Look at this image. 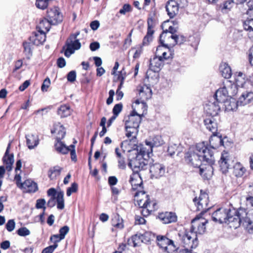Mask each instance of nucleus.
Listing matches in <instances>:
<instances>
[{
    "mask_svg": "<svg viewBox=\"0 0 253 253\" xmlns=\"http://www.w3.org/2000/svg\"><path fill=\"white\" fill-rule=\"evenodd\" d=\"M246 171V169L240 163H237L233 166V174L236 177H242Z\"/></svg>",
    "mask_w": 253,
    "mask_h": 253,
    "instance_id": "38",
    "label": "nucleus"
},
{
    "mask_svg": "<svg viewBox=\"0 0 253 253\" xmlns=\"http://www.w3.org/2000/svg\"><path fill=\"white\" fill-rule=\"evenodd\" d=\"M71 113L70 107L68 105H62L58 109L57 113L61 118L67 117L69 116Z\"/></svg>",
    "mask_w": 253,
    "mask_h": 253,
    "instance_id": "42",
    "label": "nucleus"
},
{
    "mask_svg": "<svg viewBox=\"0 0 253 253\" xmlns=\"http://www.w3.org/2000/svg\"><path fill=\"white\" fill-rule=\"evenodd\" d=\"M125 125L130 126H139L141 121V116L137 113L135 110H133L131 114L125 118Z\"/></svg>",
    "mask_w": 253,
    "mask_h": 253,
    "instance_id": "17",
    "label": "nucleus"
},
{
    "mask_svg": "<svg viewBox=\"0 0 253 253\" xmlns=\"http://www.w3.org/2000/svg\"><path fill=\"white\" fill-rule=\"evenodd\" d=\"M129 182L133 190H136L138 187L141 188L143 181L139 172H133L130 175Z\"/></svg>",
    "mask_w": 253,
    "mask_h": 253,
    "instance_id": "27",
    "label": "nucleus"
},
{
    "mask_svg": "<svg viewBox=\"0 0 253 253\" xmlns=\"http://www.w3.org/2000/svg\"><path fill=\"white\" fill-rule=\"evenodd\" d=\"M69 227L67 225L63 226L59 229V235L61 236L60 239H64L65 238L66 235L69 232Z\"/></svg>",
    "mask_w": 253,
    "mask_h": 253,
    "instance_id": "55",
    "label": "nucleus"
},
{
    "mask_svg": "<svg viewBox=\"0 0 253 253\" xmlns=\"http://www.w3.org/2000/svg\"><path fill=\"white\" fill-rule=\"evenodd\" d=\"M51 23L49 22L48 18H43L40 20L39 24L37 26V30L41 32H46L49 31L50 28Z\"/></svg>",
    "mask_w": 253,
    "mask_h": 253,
    "instance_id": "34",
    "label": "nucleus"
},
{
    "mask_svg": "<svg viewBox=\"0 0 253 253\" xmlns=\"http://www.w3.org/2000/svg\"><path fill=\"white\" fill-rule=\"evenodd\" d=\"M17 234L20 236H26L30 234V231L26 227H21L16 231Z\"/></svg>",
    "mask_w": 253,
    "mask_h": 253,
    "instance_id": "53",
    "label": "nucleus"
},
{
    "mask_svg": "<svg viewBox=\"0 0 253 253\" xmlns=\"http://www.w3.org/2000/svg\"><path fill=\"white\" fill-rule=\"evenodd\" d=\"M152 94V90L150 86L147 84H144L140 86L139 89V97L141 98V101L144 103L146 100L151 98Z\"/></svg>",
    "mask_w": 253,
    "mask_h": 253,
    "instance_id": "24",
    "label": "nucleus"
},
{
    "mask_svg": "<svg viewBox=\"0 0 253 253\" xmlns=\"http://www.w3.org/2000/svg\"><path fill=\"white\" fill-rule=\"evenodd\" d=\"M89 48L91 51H94L100 48V44L97 42H92L90 43Z\"/></svg>",
    "mask_w": 253,
    "mask_h": 253,
    "instance_id": "64",
    "label": "nucleus"
},
{
    "mask_svg": "<svg viewBox=\"0 0 253 253\" xmlns=\"http://www.w3.org/2000/svg\"><path fill=\"white\" fill-rule=\"evenodd\" d=\"M151 176L155 178L163 176L166 172V167L162 164L156 163L150 167Z\"/></svg>",
    "mask_w": 253,
    "mask_h": 253,
    "instance_id": "16",
    "label": "nucleus"
},
{
    "mask_svg": "<svg viewBox=\"0 0 253 253\" xmlns=\"http://www.w3.org/2000/svg\"><path fill=\"white\" fill-rule=\"evenodd\" d=\"M245 29L249 31H253V18L247 20L244 22Z\"/></svg>",
    "mask_w": 253,
    "mask_h": 253,
    "instance_id": "57",
    "label": "nucleus"
},
{
    "mask_svg": "<svg viewBox=\"0 0 253 253\" xmlns=\"http://www.w3.org/2000/svg\"><path fill=\"white\" fill-rule=\"evenodd\" d=\"M170 39L173 40L171 44L172 46L175 44H181L186 41V38L182 35H170L167 33H162L160 36V42L164 44V42L168 41Z\"/></svg>",
    "mask_w": 253,
    "mask_h": 253,
    "instance_id": "12",
    "label": "nucleus"
},
{
    "mask_svg": "<svg viewBox=\"0 0 253 253\" xmlns=\"http://www.w3.org/2000/svg\"><path fill=\"white\" fill-rule=\"evenodd\" d=\"M36 5L39 8L44 9L48 5V0H37Z\"/></svg>",
    "mask_w": 253,
    "mask_h": 253,
    "instance_id": "52",
    "label": "nucleus"
},
{
    "mask_svg": "<svg viewBox=\"0 0 253 253\" xmlns=\"http://www.w3.org/2000/svg\"><path fill=\"white\" fill-rule=\"evenodd\" d=\"M159 217L165 224L175 222L177 220V215L176 213L173 212L161 213L159 214Z\"/></svg>",
    "mask_w": 253,
    "mask_h": 253,
    "instance_id": "26",
    "label": "nucleus"
},
{
    "mask_svg": "<svg viewBox=\"0 0 253 253\" xmlns=\"http://www.w3.org/2000/svg\"><path fill=\"white\" fill-rule=\"evenodd\" d=\"M52 133H56V141L61 140L66 134L65 127L60 123L54 125L53 129L51 130Z\"/></svg>",
    "mask_w": 253,
    "mask_h": 253,
    "instance_id": "28",
    "label": "nucleus"
},
{
    "mask_svg": "<svg viewBox=\"0 0 253 253\" xmlns=\"http://www.w3.org/2000/svg\"><path fill=\"white\" fill-rule=\"evenodd\" d=\"M146 145L149 147L146 148L147 158L150 157V155L152 154L153 148L154 147H158L164 144V141L161 136L156 135L150 136L145 141Z\"/></svg>",
    "mask_w": 253,
    "mask_h": 253,
    "instance_id": "8",
    "label": "nucleus"
},
{
    "mask_svg": "<svg viewBox=\"0 0 253 253\" xmlns=\"http://www.w3.org/2000/svg\"><path fill=\"white\" fill-rule=\"evenodd\" d=\"M236 85L237 86L244 87L246 84L247 80L246 79L245 75L242 72H236L235 74Z\"/></svg>",
    "mask_w": 253,
    "mask_h": 253,
    "instance_id": "36",
    "label": "nucleus"
},
{
    "mask_svg": "<svg viewBox=\"0 0 253 253\" xmlns=\"http://www.w3.org/2000/svg\"><path fill=\"white\" fill-rule=\"evenodd\" d=\"M212 219L220 223L230 224V226L235 229L242 224L249 233H253V215L247 213L244 209L219 208L212 214Z\"/></svg>",
    "mask_w": 253,
    "mask_h": 253,
    "instance_id": "1",
    "label": "nucleus"
},
{
    "mask_svg": "<svg viewBox=\"0 0 253 253\" xmlns=\"http://www.w3.org/2000/svg\"><path fill=\"white\" fill-rule=\"evenodd\" d=\"M219 70L223 77L229 79L232 75V71L230 67L226 63H222L219 66Z\"/></svg>",
    "mask_w": 253,
    "mask_h": 253,
    "instance_id": "35",
    "label": "nucleus"
},
{
    "mask_svg": "<svg viewBox=\"0 0 253 253\" xmlns=\"http://www.w3.org/2000/svg\"><path fill=\"white\" fill-rule=\"evenodd\" d=\"M15 222L14 219L9 220L5 225V228L8 232H12L15 228Z\"/></svg>",
    "mask_w": 253,
    "mask_h": 253,
    "instance_id": "56",
    "label": "nucleus"
},
{
    "mask_svg": "<svg viewBox=\"0 0 253 253\" xmlns=\"http://www.w3.org/2000/svg\"><path fill=\"white\" fill-rule=\"evenodd\" d=\"M173 55V53L170 50L169 47L167 48V50L163 51L162 53V55H160L159 57L164 61V60L172 58Z\"/></svg>",
    "mask_w": 253,
    "mask_h": 253,
    "instance_id": "49",
    "label": "nucleus"
},
{
    "mask_svg": "<svg viewBox=\"0 0 253 253\" xmlns=\"http://www.w3.org/2000/svg\"><path fill=\"white\" fill-rule=\"evenodd\" d=\"M165 42H164V44L161 43L160 42V44L161 45H159L156 49L155 56H159L160 55H162V53L167 50V48L169 47L168 43H165Z\"/></svg>",
    "mask_w": 253,
    "mask_h": 253,
    "instance_id": "48",
    "label": "nucleus"
},
{
    "mask_svg": "<svg viewBox=\"0 0 253 253\" xmlns=\"http://www.w3.org/2000/svg\"><path fill=\"white\" fill-rule=\"evenodd\" d=\"M253 100V92L246 91L243 92L238 101L240 106H244L250 103Z\"/></svg>",
    "mask_w": 253,
    "mask_h": 253,
    "instance_id": "32",
    "label": "nucleus"
},
{
    "mask_svg": "<svg viewBox=\"0 0 253 253\" xmlns=\"http://www.w3.org/2000/svg\"><path fill=\"white\" fill-rule=\"evenodd\" d=\"M60 238L61 236L59 234H54L50 236V240L54 243H57L63 240V239H60Z\"/></svg>",
    "mask_w": 253,
    "mask_h": 253,
    "instance_id": "63",
    "label": "nucleus"
},
{
    "mask_svg": "<svg viewBox=\"0 0 253 253\" xmlns=\"http://www.w3.org/2000/svg\"><path fill=\"white\" fill-rule=\"evenodd\" d=\"M140 196H144L145 199H138L137 203L139 207L142 208L141 214L143 216H147L150 213V210L149 209L151 203L149 196L148 195H145V192L144 191H139L135 193V197H137Z\"/></svg>",
    "mask_w": 253,
    "mask_h": 253,
    "instance_id": "6",
    "label": "nucleus"
},
{
    "mask_svg": "<svg viewBox=\"0 0 253 253\" xmlns=\"http://www.w3.org/2000/svg\"><path fill=\"white\" fill-rule=\"evenodd\" d=\"M158 71H155L153 70L149 69L146 73L144 82L145 83H148L147 84L149 86L153 85L158 81Z\"/></svg>",
    "mask_w": 253,
    "mask_h": 253,
    "instance_id": "25",
    "label": "nucleus"
},
{
    "mask_svg": "<svg viewBox=\"0 0 253 253\" xmlns=\"http://www.w3.org/2000/svg\"><path fill=\"white\" fill-rule=\"evenodd\" d=\"M131 10V7L129 4H125L123 7L119 10V13L125 15L126 12H130Z\"/></svg>",
    "mask_w": 253,
    "mask_h": 253,
    "instance_id": "59",
    "label": "nucleus"
},
{
    "mask_svg": "<svg viewBox=\"0 0 253 253\" xmlns=\"http://www.w3.org/2000/svg\"><path fill=\"white\" fill-rule=\"evenodd\" d=\"M216 101L213 102H209L206 105L205 110L207 114V116H219L218 115L219 112L220 111V106L219 104H222V102H219L216 99Z\"/></svg>",
    "mask_w": 253,
    "mask_h": 253,
    "instance_id": "15",
    "label": "nucleus"
},
{
    "mask_svg": "<svg viewBox=\"0 0 253 253\" xmlns=\"http://www.w3.org/2000/svg\"><path fill=\"white\" fill-rule=\"evenodd\" d=\"M50 84V80L49 78L47 77L43 82L41 86V89L42 91H47V89Z\"/></svg>",
    "mask_w": 253,
    "mask_h": 253,
    "instance_id": "58",
    "label": "nucleus"
},
{
    "mask_svg": "<svg viewBox=\"0 0 253 253\" xmlns=\"http://www.w3.org/2000/svg\"><path fill=\"white\" fill-rule=\"evenodd\" d=\"M230 162L231 160L229 159L228 153H222L218 163L220 170L223 173H226L228 171V169L231 166Z\"/></svg>",
    "mask_w": 253,
    "mask_h": 253,
    "instance_id": "19",
    "label": "nucleus"
},
{
    "mask_svg": "<svg viewBox=\"0 0 253 253\" xmlns=\"http://www.w3.org/2000/svg\"><path fill=\"white\" fill-rule=\"evenodd\" d=\"M45 204V201L43 199H40L37 200L36 207L37 209H45L44 205Z\"/></svg>",
    "mask_w": 253,
    "mask_h": 253,
    "instance_id": "62",
    "label": "nucleus"
},
{
    "mask_svg": "<svg viewBox=\"0 0 253 253\" xmlns=\"http://www.w3.org/2000/svg\"><path fill=\"white\" fill-rule=\"evenodd\" d=\"M220 122L219 116H206L204 121L206 128L213 134L217 132Z\"/></svg>",
    "mask_w": 253,
    "mask_h": 253,
    "instance_id": "11",
    "label": "nucleus"
},
{
    "mask_svg": "<svg viewBox=\"0 0 253 253\" xmlns=\"http://www.w3.org/2000/svg\"><path fill=\"white\" fill-rule=\"evenodd\" d=\"M140 235L141 234L137 233L132 236L130 239L128 240V244L129 245L132 244L133 247L140 245V243H142L141 241V238H140Z\"/></svg>",
    "mask_w": 253,
    "mask_h": 253,
    "instance_id": "44",
    "label": "nucleus"
},
{
    "mask_svg": "<svg viewBox=\"0 0 253 253\" xmlns=\"http://www.w3.org/2000/svg\"><path fill=\"white\" fill-rule=\"evenodd\" d=\"M209 197L208 195L205 192L202 193L201 190V194L198 199L195 197L193 199V202L195 203V205L197 206V210L202 212H206L208 210L210 207H209Z\"/></svg>",
    "mask_w": 253,
    "mask_h": 253,
    "instance_id": "9",
    "label": "nucleus"
},
{
    "mask_svg": "<svg viewBox=\"0 0 253 253\" xmlns=\"http://www.w3.org/2000/svg\"><path fill=\"white\" fill-rule=\"evenodd\" d=\"M166 8L168 14L170 18H173L178 13L179 10L178 4L174 0L168 1Z\"/></svg>",
    "mask_w": 253,
    "mask_h": 253,
    "instance_id": "23",
    "label": "nucleus"
},
{
    "mask_svg": "<svg viewBox=\"0 0 253 253\" xmlns=\"http://www.w3.org/2000/svg\"><path fill=\"white\" fill-rule=\"evenodd\" d=\"M122 109L123 104L122 103L116 104L113 109V115L117 117L120 113L122 111Z\"/></svg>",
    "mask_w": 253,
    "mask_h": 253,
    "instance_id": "54",
    "label": "nucleus"
},
{
    "mask_svg": "<svg viewBox=\"0 0 253 253\" xmlns=\"http://www.w3.org/2000/svg\"><path fill=\"white\" fill-rule=\"evenodd\" d=\"M151 233L148 232H146L142 234H141V242L145 244L149 243L151 240Z\"/></svg>",
    "mask_w": 253,
    "mask_h": 253,
    "instance_id": "50",
    "label": "nucleus"
},
{
    "mask_svg": "<svg viewBox=\"0 0 253 253\" xmlns=\"http://www.w3.org/2000/svg\"><path fill=\"white\" fill-rule=\"evenodd\" d=\"M238 86L230 81H227L222 87L219 88L215 92L214 96L219 102H222L230 97L231 98L235 96L238 92Z\"/></svg>",
    "mask_w": 253,
    "mask_h": 253,
    "instance_id": "5",
    "label": "nucleus"
},
{
    "mask_svg": "<svg viewBox=\"0 0 253 253\" xmlns=\"http://www.w3.org/2000/svg\"><path fill=\"white\" fill-rule=\"evenodd\" d=\"M10 147V144L9 143L2 158L3 162L6 165V169L8 171H10L12 170V166L14 162L13 154H9Z\"/></svg>",
    "mask_w": 253,
    "mask_h": 253,
    "instance_id": "22",
    "label": "nucleus"
},
{
    "mask_svg": "<svg viewBox=\"0 0 253 253\" xmlns=\"http://www.w3.org/2000/svg\"><path fill=\"white\" fill-rule=\"evenodd\" d=\"M67 80L70 82H74L76 79V72L75 71H71L67 75Z\"/></svg>",
    "mask_w": 253,
    "mask_h": 253,
    "instance_id": "61",
    "label": "nucleus"
},
{
    "mask_svg": "<svg viewBox=\"0 0 253 253\" xmlns=\"http://www.w3.org/2000/svg\"><path fill=\"white\" fill-rule=\"evenodd\" d=\"M247 192L250 194L246 198L247 205H250L253 207V185L249 186Z\"/></svg>",
    "mask_w": 253,
    "mask_h": 253,
    "instance_id": "47",
    "label": "nucleus"
},
{
    "mask_svg": "<svg viewBox=\"0 0 253 253\" xmlns=\"http://www.w3.org/2000/svg\"><path fill=\"white\" fill-rule=\"evenodd\" d=\"M32 43L31 42H24L23 43L24 53L28 59L32 56Z\"/></svg>",
    "mask_w": 253,
    "mask_h": 253,
    "instance_id": "40",
    "label": "nucleus"
},
{
    "mask_svg": "<svg viewBox=\"0 0 253 253\" xmlns=\"http://www.w3.org/2000/svg\"><path fill=\"white\" fill-rule=\"evenodd\" d=\"M218 134L217 132L212 133V135L209 139L210 146H207L212 152V149H216L219 146L223 145V141L222 139L221 135Z\"/></svg>",
    "mask_w": 253,
    "mask_h": 253,
    "instance_id": "20",
    "label": "nucleus"
},
{
    "mask_svg": "<svg viewBox=\"0 0 253 253\" xmlns=\"http://www.w3.org/2000/svg\"><path fill=\"white\" fill-rule=\"evenodd\" d=\"M147 32L146 35L143 40V45H148L151 42L153 39V35L154 31L153 28L154 27L153 19L152 17L148 18L147 19Z\"/></svg>",
    "mask_w": 253,
    "mask_h": 253,
    "instance_id": "18",
    "label": "nucleus"
},
{
    "mask_svg": "<svg viewBox=\"0 0 253 253\" xmlns=\"http://www.w3.org/2000/svg\"><path fill=\"white\" fill-rule=\"evenodd\" d=\"M156 240L158 246L162 249L164 252L170 253L177 249L174 244L173 241L165 236L157 235Z\"/></svg>",
    "mask_w": 253,
    "mask_h": 253,
    "instance_id": "7",
    "label": "nucleus"
},
{
    "mask_svg": "<svg viewBox=\"0 0 253 253\" xmlns=\"http://www.w3.org/2000/svg\"><path fill=\"white\" fill-rule=\"evenodd\" d=\"M57 202V208L59 210H62L64 208V200L63 198V193H58L56 197Z\"/></svg>",
    "mask_w": 253,
    "mask_h": 253,
    "instance_id": "46",
    "label": "nucleus"
},
{
    "mask_svg": "<svg viewBox=\"0 0 253 253\" xmlns=\"http://www.w3.org/2000/svg\"><path fill=\"white\" fill-rule=\"evenodd\" d=\"M163 66V61L159 56H155L150 60L149 69L159 71Z\"/></svg>",
    "mask_w": 253,
    "mask_h": 253,
    "instance_id": "31",
    "label": "nucleus"
},
{
    "mask_svg": "<svg viewBox=\"0 0 253 253\" xmlns=\"http://www.w3.org/2000/svg\"><path fill=\"white\" fill-rule=\"evenodd\" d=\"M181 244L185 248L186 253H190L192 249L196 248L199 241L195 232H193V228H190L189 230H185L184 233H179Z\"/></svg>",
    "mask_w": 253,
    "mask_h": 253,
    "instance_id": "4",
    "label": "nucleus"
},
{
    "mask_svg": "<svg viewBox=\"0 0 253 253\" xmlns=\"http://www.w3.org/2000/svg\"><path fill=\"white\" fill-rule=\"evenodd\" d=\"M112 225L114 227L121 229L124 227L123 219L119 214L115 215L112 219Z\"/></svg>",
    "mask_w": 253,
    "mask_h": 253,
    "instance_id": "43",
    "label": "nucleus"
},
{
    "mask_svg": "<svg viewBox=\"0 0 253 253\" xmlns=\"http://www.w3.org/2000/svg\"><path fill=\"white\" fill-rule=\"evenodd\" d=\"M46 17L52 25H56L63 20V16L57 7L47 10Z\"/></svg>",
    "mask_w": 253,
    "mask_h": 253,
    "instance_id": "13",
    "label": "nucleus"
},
{
    "mask_svg": "<svg viewBox=\"0 0 253 253\" xmlns=\"http://www.w3.org/2000/svg\"><path fill=\"white\" fill-rule=\"evenodd\" d=\"M61 169L60 167L56 166L51 168L48 171V176L51 179H53L57 175L60 173Z\"/></svg>",
    "mask_w": 253,
    "mask_h": 253,
    "instance_id": "45",
    "label": "nucleus"
},
{
    "mask_svg": "<svg viewBox=\"0 0 253 253\" xmlns=\"http://www.w3.org/2000/svg\"><path fill=\"white\" fill-rule=\"evenodd\" d=\"M139 126H130L128 127L127 125H125V128L126 131V136L129 138L132 137V138H136V135L138 132V128Z\"/></svg>",
    "mask_w": 253,
    "mask_h": 253,
    "instance_id": "41",
    "label": "nucleus"
},
{
    "mask_svg": "<svg viewBox=\"0 0 253 253\" xmlns=\"http://www.w3.org/2000/svg\"><path fill=\"white\" fill-rule=\"evenodd\" d=\"M45 38V32H41L37 30V32L33 33L32 36L29 38V41L33 44L38 46L43 43Z\"/></svg>",
    "mask_w": 253,
    "mask_h": 253,
    "instance_id": "21",
    "label": "nucleus"
},
{
    "mask_svg": "<svg viewBox=\"0 0 253 253\" xmlns=\"http://www.w3.org/2000/svg\"><path fill=\"white\" fill-rule=\"evenodd\" d=\"M26 143L29 149H34L39 143V138L37 135L29 134L26 135Z\"/></svg>",
    "mask_w": 253,
    "mask_h": 253,
    "instance_id": "30",
    "label": "nucleus"
},
{
    "mask_svg": "<svg viewBox=\"0 0 253 253\" xmlns=\"http://www.w3.org/2000/svg\"><path fill=\"white\" fill-rule=\"evenodd\" d=\"M126 72L123 68L120 72L118 76V80L120 81V86H122L124 83V80L126 78Z\"/></svg>",
    "mask_w": 253,
    "mask_h": 253,
    "instance_id": "60",
    "label": "nucleus"
},
{
    "mask_svg": "<svg viewBox=\"0 0 253 253\" xmlns=\"http://www.w3.org/2000/svg\"><path fill=\"white\" fill-rule=\"evenodd\" d=\"M65 46L66 47V49L64 52V55L67 57H69L75 50L80 49L81 43L79 40H74L69 37L66 41Z\"/></svg>",
    "mask_w": 253,
    "mask_h": 253,
    "instance_id": "10",
    "label": "nucleus"
},
{
    "mask_svg": "<svg viewBox=\"0 0 253 253\" xmlns=\"http://www.w3.org/2000/svg\"><path fill=\"white\" fill-rule=\"evenodd\" d=\"M235 4V0H227L218 6L219 9L223 13L229 11Z\"/></svg>",
    "mask_w": 253,
    "mask_h": 253,
    "instance_id": "37",
    "label": "nucleus"
},
{
    "mask_svg": "<svg viewBox=\"0 0 253 253\" xmlns=\"http://www.w3.org/2000/svg\"><path fill=\"white\" fill-rule=\"evenodd\" d=\"M21 189H23L27 192L34 193L38 190L37 184L31 179L26 180L22 184H20Z\"/></svg>",
    "mask_w": 253,
    "mask_h": 253,
    "instance_id": "29",
    "label": "nucleus"
},
{
    "mask_svg": "<svg viewBox=\"0 0 253 253\" xmlns=\"http://www.w3.org/2000/svg\"><path fill=\"white\" fill-rule=\"evenodd\" d=\"M54 147L57 152L62 154H67L70 150L69 148L66 146L61 140L56 141Z\"/></svg>",
    "mask_w": 253,
    "mask_h": 253,
    "instance_id": "39",
    "label": "nucleus"
},
{
    "mask_svg": "<svg viewBox=\"0 0 253 253\" xmlns=\"http://www.w3.org/2000/svg\"><path fill=\"white\" fill-rule=\"evenodd\" d=\"M208 222L207 220L197 216L192 219L190 228H193V232L197 234H202L206 231V224Z\"/></svg>",
    "mask_w": 253,
    "mask_h": 253,
    "instance_id": "14",
    "label": "nucleus"
},
{
    "mask_svg": "<svg viewBox=\"0 0 253 253\" xmlns=\"http://www.w3.org/2000/svg\"><path fill=\"white\" fill-rule=\"evenodd\" d=\"M185 160L189 164L195 168H199L200 174L204 176L207 174L205 173L203 165L208 164L206 169L211 170L213 169L212 165L214 163L213 152L206 146L204 142L198 143L195 147H191L185 153Z\"/></svg>",
    "mask_w": 253,
    "mask_h": 253,
    "instance_id": "2",
    "label": "nucleus"
},
{
    "mask_svg": "<svg viewBox=\"0 0 253 253\" xmlns=\"http://www.w3.org/2000/svg\"><path fill=\"white\" fill-rule=\"evenodd\" d=\"M223 103V105L225 107V110L226 111H235L239 105L238 101H236L235 99L231 98L229 100H227L226 98L225 101L222 102V104Z\"/></svg>",
    "mask_w": 253,
    "mask_h": 253,
    "instance_id": "33",
    "label": "nucleus"
},
{
    "mask_svg": "<svg viewBox=\"0 0 253 253\" xmlns=\"http://www.w3.org/2000/svg\"><path fill=\"white\" fill-rule=\"evenodd\" d=\"M135 158L130 159L128 166L131 169L133 172H139L141 170L147 168V161L145 157H147L146 148L138 146L134 151Z\"/></svg>",
    "mask_w": 253,
    "mask_h": 253,
    "instance_id": "3",
    "label": "nucleus"
},
{
    "mask_svg": "<svg viewBox=\"0 0 253 253\" xmlns=\"http://www.w3.org/2000/svg\"><path fill=\"white\" fill-rule=\"evenodd\" d=\"M78 185L77 183L74 182L71 184V187L68 188L66 194L67 196H70L73 193L76 192L78 190Z\"/></svg>",
    "mask_w": 253,
    "mask_h": 253,
    "instance_id": "51",
    "label": "nucleus"
}]
</instances>
